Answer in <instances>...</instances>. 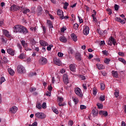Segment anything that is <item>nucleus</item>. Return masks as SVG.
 I'll use <instances>...</instances> for the list:
<instances>
[{
    "instance_id": "1",
    "label": "nucleus",
    "mask_w": 126,
    "mask_h": 126,
    "mask_svg": "<svg viewBox=\"0 0 126 126\" xmlns=\"http://www.w3.org/2000/svg\"><path fill=\"white\" fill-rule=\"evenodd\" d=\"M14 32L16 33H22L24 34V35H26L27 33H28V30L26 27L20 25H17L14 26Z\"/></svg>"
},
{
    "instance_id": "2",
    "label": "nucleus",
    "mask_w": 126,
    "mask_h": 126,
    "mask_svg": "<svg viewBox=\"0 0 126 126\" xmlns=\"http://www.w3.org/2000/svg\"><path fill=\"white\" fill-rule=\"evenodd\" d=\"M17 71L18 73L23 74L25 73L26 71L25 70V68H24L22 65H18L17 66Z\"/></svg>"
},
{
    "instance_id": "3",
    "label": "nucleus",
    "mask_w": 126,
    "mask_h": 126,
    "mask_svg": "<svg viewBox=\"0 0 126 126\" xmlns=\"http://www.w3.org/2000/svg\"><path fill=\"white\" fill-rule=\"evenodd\" d=\"M39 63L41 65H45V64H47V63L48 60H47L46 58L44 57H41L39 59Z\"/></svg>"
},
{
    "instance_id": "4",
    "label": "nucleus",
    "mask_w": 126,
    "mask_h": 126,
    "mask_svg": "<svg viewBox=\"0 0 126 126\" xmlns=\"http://www.w3.org/2000/svg\"><path fill=\"white\" fill-rule=\"evenodd\" d=\"M75 93L77 96L80 97V98H82L83 97V94H82V92L81 91V89L79 88H76L75 89Z\"/></svg>"
},
{
    "instance_id": "5",
    "label": "nucleus",
    "mask_w": 126,
    "mask_h": 126,
    "mask_svg": "<svg viewBox=\"0 0 126 126\" xmlns=\"http://www.w3.org/2000/svg\"><path fill=\"white\" fill-rule=\"evenodd\" d=\"M35 117L38 119H45L46 118V115L42 112H37L35 114Z\"/></svg>"
},
{
    "instance_id": "6",
    "label": "nucleus",
    "mask_w": 126,
    "mask_h": 126,
    "mask_svg": "<svg viewBox=\"0 0 126 126\" xmlns=\"http://www.w3.org/2000/svg\"><path fill=\"white\" fill-rule=\"evenodd\" d=\"M10 9L12 11H17L19 9H21V7H19L16 5H13L10 7Z\"/></svg>"
},
{
    "instance_id": "7",
    "label": "nucleus",
    "mask_w": 126,
    "mask_h": 126,
    "mask_svg": "<svg viewBox=\"0 0 126 126\" xmlns=\"http://www.w3.org/2000/svg\"><path fill=\"white\" fill-rule=\"evenodd\" d=\"M54 63L59 66L62 65V61L60 58H55L53 60Z\"/></svg>"
},
{
    "instance_id": "8",
    "label": "nucleus",
    "mask_w": 126,
    "mask_h": 126,
    "mask_svg": "<svg viewBox=\"0 0 126 126\" xmlns=\"http://www.w3.org/2000/svg\"><path fill=\"white\" fill-rule=\"evenodd\" d=\"M17 110H18L17 107L13 106L9 109V112L10 113V114H15V113L17 112Z\"/></svg>"
},
{
    "instance_id": "9",
    "label": "nucleus",
    "mask_w": 126,
    "mask_h": 126,
    "mask_svg": "<svg viewBox=\"0 0 126 126\" xmlns=\"http://www.w3.org/2000/svg\"><path fill=\"white\" fill-rule=\"evenodd\" d=\"M63 78L64 84H67L68 83V76L67 75V74H63Z\"/></svg>"
},
{
    "instance_id": "10",
    "label": "nucleus",
    "mask_w": 126,
    "mask_h": 126,
    "mask_svg": "<svg viewBox=\"0 0 126 126\" xmlns=\"http://www.w3.org/2000/svg\"><path fill=\"white\" fill-rule=\"evenodd\" d=\"M2 32L3 35L5 36V37H7V38H10L11 37V34L9 33V32L6 30L3 29L2 30Z\"/></svg>"
},
{
    "instance_id": "11",
    "label": "nucleus",
    "mask_w": 126,
    "mask_h": 126,
    "mask_svg": "<svg viewBox=\"0 0 126 126\" xmlns=\"http://www.w3.org/2000/svg\"><path fill=\"white\" fill-rule=\"evenodd\" d=\"M89 30H90L89 27H88V26L85 27V28L83 30V32L84 35H86V36H87V35H88V34H89Z\"/></svg>"
},
{
    "instance_id": "12",
    "label": "nucleus",
    "mask_w": 126,
    "mask_h": 126,
    "mask_svg": "<svg viewBox=\"0 0 126 126\" xmlns=\"http://www.w3.org/2000/svg\"><path fill=\"white\" fill-rule=\"evenodd\" d=\"M7 52L8 54H9V55H10L11 56H14V54H15L14 50L11 48H8L7 49Z\"/></svg>"
},
{
    "instance_id": "13",
    "label": "nucleus",
    "mask_w": 126,
    "mask_h": 126,
    "mask_svg": "<svg viewBox=\"0 0 126 126\" xmlns=\"http://www.w3.org/2000/svg\"><path fill=\"white\" fill-rule=\"evenodd\" d=\"M21 10L23 11L24 14H27L28 12H30V9L23 8L22 6L21 7Z\"/></svg>"
},
{
    "instance_id": "14",
    "label": "nucleus",
    "mask_w": 126,
    "mask_h": 126,
    "mask_svg": "<svg viewBox=\"0 0 126 126\" xmlns=\"http://www.w3.org/2000/svg\"><path fill=\"white\" fill-rule=\"evenodd\" d=\"M116 21L120 22L121 24H125L126 23V21L125 20L122 19L121 18L117 17L116 18Z\"/></svg>"
},
{
    "instance_id": "15",
    "label": "nucleus",
    "mask_w": 126,
    "mask_h": 126,
    "mask_svg": "<svg viewBox=\"0 0 126 126\" xmlns=\"http://www.w3.org/2000/svg\"><path fill=\"white\" fill-rule=\"evenodd\" d=\"M39 44L42 47H46V46H48V43L43 40L39 41Z\"/></svg>"
},
{
    "instance_id": "16",
    "label": "nucleus",
    "mask_w": 126,
    "mask_h": 126,
    "mask_svg": "<svg viewBox=\"0 0 126 126\" xmlns=\"http://www.w3.org/2000/svg\"><path fill=\"white\" fill-rule=\"evenodd\" d=\"M69 68L71 71H75V70H76V67H75V65L73 64H71L69 65Z\"/></svg>"
},
{
    "instance_id": "17",
    "label": "nucleus",
    "mask_w": 126,
    "mask_h": 126,
    "mask_svg": "<svg viewBox=\"0 0 126 126\" xmlns=\"http://www.w3.org/2000/svg\"><path fill=\"white\" fill-rule=\"evenodd\" d=\"M7 70H8V72L10 74V75H12V76H13V75H14L15 72L12 69L9 68H8Z\"/></svg>"
},
{
    "instance_id": "18",
    "label": "nucleus",
    "mask_w": 126,
    "mask_h": 126,
    "mask_svg": "<svg viewBox=\"0 0 126 126\" xmlns=\"http://www.w3.org/2000/svg\"><path fill=\"white\" fill-rule=\"evenodd\" d=\"M75 58L77 61H81V54L79 53H76Z\"/></svg>"
},
{
    "instance_id": "19",
    "label": "nucleus",
    "mask_w": 126,
    "mask_h": 126,
    "mask_svg": "<svg viewBox=\"0 0 126 126\" xmlns=\"http://www.w3.org/2000/svg\"><path fill=\"white\" fill-rule=\"evenodd\" d=\"M60 40L63 43H66L67 39L64 36H62L60 37Z\"/></svg>"
},
{
    "instance_id": "20",
    "label": "nucleus",
    "mask_w": 126,
    "mask_h": 126,
    "mask_svg": "<svg viewBox=\"0 0 126 126\" xmlns=\"http://www.w3.org/2000/svg\"><path fill=\"white\" fill-rule=\"evenodd\" d=\"M71 37L73 41H74V42H76V41H77V36H76L75 33H71Z\"/></svg>"
},
{
    "instance_id": "21",
    "label": "nucleus",
    "mask_w": 126,
    "mask_h": 126,
    "mask_svg": "<svg viewBox=\"0 0 126 126\" xmlns=\"http://www.w3.org/2000/svg\"><path fill=\"white\" fill-rule=\"evenodd\" d=\"M47 23L48 24L49 27L50 28H54V26L53 25V22L50 20H47Z\"/></svg>"
},
{
    "instance_id": "22",
    "label": "nucleus",
    "mask_w": 126,
    "mask_h": 126,
    "mask_svg": "<svg viewBox=\"0 0 126 126\" xmlns=\"http://www.w3.org/2000/svg\"><path fill=\"white\" fill-rule=\"evenodd\" d=\"M99 115H102L104 117H107V116H108V112L100 111H99Z\"/></svg>"
},
{
    "instance_id": "23",
    "label": "nucleus",
    "mask_w": 126,
    "mask_h": 126,
    "mask_svg": "<svg viewBox=\"0 0 126 126\" xmlns=\"http://www.w3.org/2000/svg\"><path fill=\"white\" fill-rule=\"evenodd\" d=\"M109 39L112 43L114 45V46H116V43H117V41H116V39H115V38H114L112 36L109 38Z\"/></svg>"
},
{
    "instance_id": "24",
    "label": "nucleus",
    "mask_w": 126,
    "mask_h": 126,
    "mask_svg": "<svg viewBox=\"0 0 126 126\" xmlns=\"http://www.w3.org/2000/svg\"><path fill=\"white\" fill-rule=\"evenodd\" d=\"M21 44L22 45L23 47L24 48H25L26 47L28 46V44L26 43V42L25 40H22L21 41Z\"/></svg>"
},
{
    "instance_id": "25",
    "label": "nucleus",
    "mask_w": 126,
    "mask_h": 126,
    "mask_svg": "<svg viewBox=\"0 0 126 126\" xmlns=\"http://www.w3.org/2000/svg\"><path fill=\"white\" fill-rule=\"evenodd\" d=\"M92 113H93L94 117H96V116H97V115H98V111H97V109H96V108H94L93 110Z\"/></svg>"
},
{
    "instance_id": "26",
    "label": "nucleus",
    "mask_w": 126,
    "mask_h": 126,
    "mask_svg": "<svg viewBox=\"0 0 126 126\" xmlns=\"http://www.w3.org/2000/svg\"><path fill=\"white\" fill-rule=\"evenodd\" d=\"M96 66H97L98 69H99V70L104 69V65H103V64H97Z\"/></svg>"
},
{
    "instance_id": "27",
    "label": "nucleus",
    "mask_w": 126,
    "mask_h": 126,
    "mask_svg": "<svg viewBox=\"0 0 126 126\" xmlns=\"http://www.w3.org/2000/svg\"><path fill=\"white\" fill-rule=\"evenodd\" d=\"M57 14L60 16V17H61V16H63V12L62 10L59 9L57 11Z\"/></svg>"
},
{
    "instance_id": "28",
    "label": "nucleus",
    "mask_w": 126,
    "mask_h": 126,
    "mask_svg": "<svg viewBox=\"0 0 126 126\" xmlns=\"http://www.w3.org/2000/svg\"><path fill=\"white\" fill-rule=\"evenodd\" d=\"M74 53V50H73V49L71 47H69L68 50V54H71L72 55Z\"/></svg>"
},
{
    "instance_id": "29",
    "label": "nucleus",
    "mask_w": 126,
    "mask_h": 126,
    "mask_svg": "<svg viewBox=\"0 0 126 126\" xmlns=\"http://www.w3.org/2000/svg\"><path fill=\"white\" fill-rule=\"evenodd\" d=\"M52 110L54 113L56 114V115H59V111H58V109H57L55 107H52Z\"/></svg>"
},
{
    "instance_id": "30",
    "label": "nucleus",
    "mask_w": 126,
    "mask_h": 126,
    "mask_svg": "<svg viewBox=\"0 0 126 126\" xmlns=\"http://www.w3.org/2000/svg\"><path fill=\"white\" fill-rule=\"evenodd\" d=\"M112 73L113 76H114V77H116V78H117V77H118V72L117 71H112Z\"/></svg>"
},
{
    "instance_id": "31",
    "label": "nucleus",
    "mask_w": 126,
    "mask_h": 126,
    "mask_svg": "<svg viewBox=\"0 0 126 126\" xmlns=\"http://www.w3.org/2000/svg\"><path fill=\"white\" fill-rule=\"evenodd\" d=\"M69 5V4H68V3H67V2H65L64 3V5L63 7V8H64V9H67V6Z\"/></svg>"
},
{
    "instance_id": "32",
    "label": "nucleus",
    "mask_w": 126,
    "mask_h": 126,
    "mask_svg": "<svg viewBox=\"0 0 126 126\" xmlns=\"http://www.w3.org/2000/svg\"><path fill=\"white\" fill-rule=\"evenodd\" d=\"M119 61L120 62H121V63H123L124 64H126V60L123 58H119Z\"/></svg>"
},
{
    "instance_id": "33",
    "label": "nucleus",
    "mask_w": 126,
    "mask_h": 126,
    "mask_svg": "<svg viewBox=\"0 0 126 126\" xmlns=\"http://www.w3.org/2000/svg\"><path fill=\"white\" fill-rule=\"evenodd\" d=\"M72 99L73 101L74 102L75 104H77L78 103V98H74V97H72Z\"/></svg>"
},
{
    "instance_id": "34",
    "label": "nucleus",
    "mask_w": 126,
    "mask_h": 126,
    "mask_svg": "<svg viewBox=\"0 0 126 126\" xmlns=\"http://www.w3.org/2000/svg\"><path fill=\"white\" fill-rule=\"evenodd\" d=\"M42 7H40V6H39L38 7H37V13H41V12H42Z\"/></svg>"
},
{
    "instance_id": "35",
    "label": "nucleus",
    "mask_w": 126,
    "mask_h": 126,
    "mask_svg": "<svg viewBox=\"0 0 126 126\" xmlns=\"http://www.w3.org/2000/svg\"><path fill=\"white\" fill-rule=\"evenodd\" d=\"M68 18L69 17L68 16H64L63 15L60 17V19L61 20H63V19H68Z\"/></svg>"
},
{
    "instance_id": "36",
    "label": "nucleus",
    "mask_w": 126,
    "mask_h": 126,
    "mask_svg": "<svg viewBox=\"0 0 126 126\" xmlns=\"http://www.w3.org/2000/svg\"><path fill=\"white\" fill-rule=\"evenodd\" d=\"M97 106L98 109H103V104L100 103H97Z\"/></svg>"
},
{
    "instance_id": "37",
    "label": "nucleus",
    "mask_w": 126,
    "mask_h": 126,
    "mask_svg": "<svg viewBox=\"0 0 126 126\" xmlns=\"http://www.w3.org/2000/svg\"><path fill=\"white\" fill-rule=\"evenodd\" d=\"M58 100L59 103H62V102H63V97H61L59 96L58 97Z\"/></svg>"
},
{
    "instance_id": "38",
    "label": "nucleus",
    "mask_w": 126,
    "mask_h": 126,
    "mask_svg": "<svg viewBox=\"0 0 126 126\" xmlns=\"http://www.w3.org/2000/svg\"><path fill=\"white\" fill-rule=\"evenodd\" d=\"M68 126H73V121L72 120H69L68 122Z\"/></svg>"
},
{
    "instance_id": "39",
    "label": "nucleus",
    "mask_w": 126,
    "mask_h": 126,
    "mask_svg": "<svg viewBox=\"0 0 126 126\" xmlns=\"http://www.w3.org/2000/svg\"><path fill=\"white\" fill-rule=\"evenodd\" d=\"M30 43L31 45H35V44H36V41L35 40H34V39H32L30 40Z\"/></svg>"
},
{
    "instance_id": "40",
    "label": "nucleus",
    "mask_w": 126,
    "mask_h": 126,
    "mask_svg": "<svg viewBox=\"0 0 126 126\" xmlns=\"http://www.w3.org/2000/svg\"><path fill=\"white\" fill-rule=\"evenodd\" d=\"M106 11H107L108 14L111 15L112 14V9L110 8L106 9Z\"/></svg>"
},
{
    "instance_id": "41",
    "label": "nucleus",
    "mask_w": 126,
    "mask_h": 126,
    "mask_svg": "<svg viewBox=\"0 0 126 126\" xmlns=\"http://www.w3.org/2000/svg\"><path fill=\"white\" fill-rule=\"evenodd\" d=\"M100 89L101 90H104L105 89V84L104 83H102L100 84Z\"/></svg>"
},
{
    "instance_id": "42",
    "label": "nucleus",
    "mask_w": 126,
    "mask_h": 126,
    "mask_svg": "<svg viewBox=\"0 0 126 126\" xmlns=\"http://www.w3.org/2000/svg\"><path fill=\"white\" fill-rule=\"evenodd\" d=\"M36 108L39 109V110H41L42 107L41 104L39 103H37L36 105Z\"/></svg>"
},
{
    "instance_id": "43",
    "label": "nucleus",
    "mask_w": 126,
    "mask_h": 126,
    "mask_svg": "<svg viewBox=\"0 0 126 126\" xmlns=\"http://www.w3.org/2000/svg\"><path fill=\"white\" fill-rule=\"evenodd\" d=\"M99 100L102 101H105V95H100L99 97Z\"/></svg>"
},
{
    "instance_id": "44",
    "label": "nucleus",
    "mask_w": 126,
    "mask_h": 126,
    "mask_svg": "<svg viewBox=\"0 0 126 126\" xmlns=\"http://www.w3.org/2000/svg\"><path fill=\"white\" fill-rule=\"evenodd\" d=\"M4 81H5V79L4 78V77H1L0 84H2L3 82H4Z\"/></svg>"
},
{
    "instance_id": "45",
    "label": "nucleus",
    "mask_w": 126,
    "mask_h": 126,
    "mask_svg": "<svg viewBox=\"0 0 126 126\" xmlns=\"http://www.w3.org/2000/svg\"><path fill=\"white\" fill-rule=\"evenodd\" d=\"M42 29H43V34H46V32H47V30L46 29V27L45 26H41Z\"/></svg>"
},
{
    "instance_id": "46",
    "label": "nucleus",
    "mask_w": 126,
    "mask_h": 126,
    "mask_svg": "<svg viewBox=\"0 0 126 126\" xmlns=\"http://www.w3.org/2000/svg\"><path fill=\"white\" fill-rule=\"evenodd\" d=\"M110 62H111V60H110V59H106L104 60V63H107V64H109V63H110Z\"/></svg>"
},
{
    "instance_id": "47",
    "label": "nucleus",
    "mask_w": 126,
    "mask_h": 126,
    "mask_svg": "<svg viewBox=\"0 0 126 126\" xmlns=\"http://www.w3.org/2000/svg\"><path fill=\"white\" fill-rule=\"evenodd\" d=\"M34 75H37V73L33 72L30 73L29 76H34Z\"/></svg>"
},
{
    "instance_id": "48",
    "label": "nucleus",
    "mask_w": 126,
    "mask_h": 126,
    "mask_svg": "<svg viewBox=\"0 0 126 126\" xmlns=\"http://www.w3.org/2000/svg\"><path fill=\"white\" fill-rule=\"evenodd\" d=\"M79 25L78 24H77V23H75L74 25V29H75V30H77V29H78V27H79Z\"/></svg>"
},
{
    "instance_id": "49",
    "label": "nucleus",
    "mask_w": 126,
    "mask_h": 126,
    "mask_svg": "<svg viewBox=\"0 0 126 126\" xmlns=\"http://www.w3.org/2000/svg\"><path fill=\"white\" fill-rule=\"evenodd\" d=\"M42 107L43 109H46V108H47V103H46V102H43L42 105Z\"/></svg>"
},
{
    "instance_id": "50",
    "label": "nucleus",
    "mask_w": 126,
    "mask_h": 126,
    "mask_svg": "<svg viewBox=\"0 0 126 126\" xmlns=\"http://www.w3.org/2000/svg\"><path fill=\"white\" fill-rule=\"evenodd\" d=\"M19 59H21V60L24 59V54H21V55H19Z\"/></svg>"
},
{
    "instance_id": "51",
    "label": "nucleus",
    "mask_w": 126,
    "mask_h": 126,
    "mask_svg": "<svg viewBox=\"0 0 126 126\" xmlns=\"http://www.w3.org/2000/svg\"><path fill=\"white\" fill-rule=\"evenodd\" d=\"M114 7H115V10L118 11L119 10V8H120V6H119V5L117 4H115Z\"/></svg>"
},
{
    "instance_id": "52",
    "label": "nucleus",
    "mask_w": 126,
    "mask_h": 126,
    "mask_svg": "<svg viewBox=\"0 0 126 126\" xmlns=\"http://www.w3.org/2000/svg\"><path fill=\"white\" fill-rule=\"evenodd\" d=\"M80 109H81V110H84V109H86V106L84 105H81Z\"/></svg>"
},
{
    "instance_id": "53",
    "label": "nucleus",
    "mask_w": 126,
    "mask_h": 126,
    "mask_svg": "<svg viewBox=\"0 0 126 126\" xmlns=\"http://www.w3.org/2000/svg\"><path fill=\"white\" fill-rule=\"evenodd\" d=\"M17 47H18V48H19V49H20L21 51H22V46H21V44L18 43L17 44Z\"/></svg>"
},
{
    "instance_id": "54",
    "label": "nucleus",
    "mask_w": 126,
    "mask_h": 126,
    "mask_svg": "<svg viewBox=\"0 0 126 126\" xmlns=\"http://www.w3.org/2000/svg\"><path fill=\"white\" fill-rule=\"evenodd\" d=\"M78 18L80 21V23H83V19L80 16H78Z\"/></svg>"
},
{
    "instance_id": "55",
    "label": "nucleus",
    "mask_w": 126,
    "mask_h": 126,
    "mask_svg": "<svg viewBox=\"0 0 126 126\" xmlns=\"http://www.w3.org/2000/svg\"><path fill=\"white\" fill-rule=\"evenodd\" d=\"M52 47H53V45H50V46L47 47V51H51L52 50Z\"/></svg>"
},
{
    "instance_id": "56",
    "label": "nucleus",
    "mask_w": 126,
    "mask_h": 126,
    "mask_svg": "<svg viewBox=\"0 0 126 126\" xmlns=\"http://www.w3.org/2000/svg\"><path fill=\"white\" fill-rule=\"evenodd\" d=\"M58 105H59V106H60V107H63V106H64L65 105V103L59 102Z\"/></svg>"
},
{
    "instance_id": "57",
    "label": "nucleus",
    "mask_w": 126,
    "mask_h": 126,
    "mask_svg": "<svg viewBox=\"0 0 126 126\" xmlns=\"http://www.w3.org/2000/svg\"><path fill=\"white\" fill-rule=\"evenodd\" d=\"M37 125H38V123L35 122L32 123V125H29V126H37Z\"/></svg>"
},
{
    "instance_id": "58",
    "label": "nucleus",
    "mask_w": 126,
    "mask_h": 126,
    "mask_svg": "<svg viewBox=\"0 0 126 126\" xmlns=\"http://www.w3.org/2000/svg\"><path fill=\"white\" fill-rule=\"evenodd\" d=\"M30 92H34V91H36V88H32L30 89Z\"/></svg>"
},
{
    "instance_id": "59",
    "label": "nucleus",
    "mask_w": 126,
    "mask_h": 126,
    "mask_svg": "<svg viewBox=\"0 0 126 126\" xmlns=\"http://www.w3.org/2000/svg\"><path fill=\"white\" fill-rule=\"evenodd\" d=\"M58 57H62L63 56V53L62 52H59L58 53Z\"/></svg>"
},
{
    "instance_id": "60",
    "label": "nucleus",
    "mask_w": 126,
    "mask_h": 126,
    "mask_svg": "<svg viewBox=\"0 0 126 126\" xmlns=\"http://www.w3.org/2000/svg\"><path fill=\"white\" fill-rule=\"evenodd\" d=\"M107 44L109 46H112V45H113V43H112L111 40H110V38L109 39L108 42H107Z\"/></svg>"
},
{
    "instance_id": "61",
    "label": "nucleus",
    "mask_w": 126,
    "mask_h": 126,
    "mask_svg": "<svg viewBox=\"0 0 126 126\" xmlns=\"http://www.w3.org/2000/svg\"><path fill=\"white\" fill-rule=\"evenodd\" d=\"M65 30H66V28L63 27L61 29V31L63 33V32H64Z\"/></svg>"
},
{
    "instance_id": "62",
    "label": "nucleus",
    "mask_w": 126,
    "mask_h": 126,
    "mask_svg": "<svg viewBox=\"0 0 126 126\" xmlns=\"http://www.w3.org/2000/svg\"><path fill=\"white\" fill-rule=\"evenodd\" d=\"M48 89L49 91L51 92L53 90V87H52V86L50 85L48 87Z\"/></svg>"
},
{
    "instance_id": "63",
    "label": "nucleus",
    "mask_w": 126,
    "mask_h": 126,
    "mask_svg": "<svg viewBox=\"0 0 126 126\" xmlns=\"http://www.w3.org/2000/svg\"><path fill=\"white\" fill-rule=\"evenodd\" d=\"M25 51H32V49L31 48L27 47H25Z\"/></svg>"
},
{
    "instance_id": "64",
    "label": "nucleus",
    "mask_w": 126,
    "mask_h": 126,
    "mask_svg": "<svg viewBox=\"0 0 126 126\" xmlns=\"http://www.w3.org/2000/svg\"><path fill=\"white\" fill-rule=\"evenodd\" d=\"M46 94V95L49 96V97H51V92H47Z\"/></svg>"
}]
</instances>
